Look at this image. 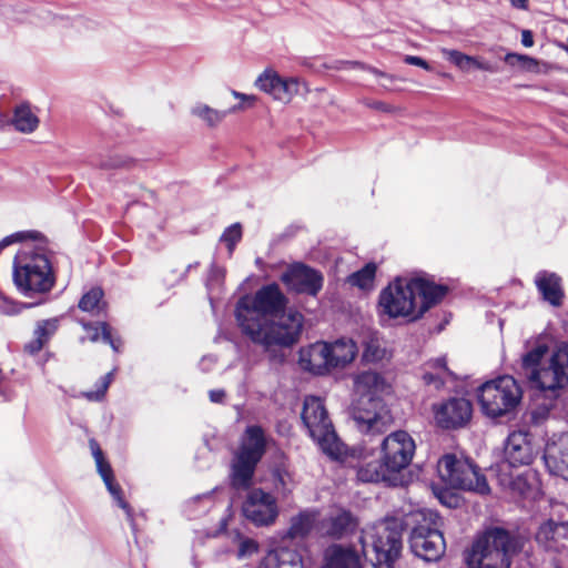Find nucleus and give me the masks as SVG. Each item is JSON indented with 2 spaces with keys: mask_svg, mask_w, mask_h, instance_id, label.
<instances>
[{
  "mask_svg": "<svg viewBox=\"0 0 568 568\" xmlns=\"http://www.w3.org/2000/svg\"><path fill=\"white\" fill-rule=\"evenodd\" d=\"M287 303L277 284L264 285L253 296L242 297L235 308L241 333L264 352L291 347L301 335L303 315L287 310Z\"/></svg>",
  "mask_w": 568,
  "mask_h": 568,
  "instance_id": "1",
  "label": "nucleus"
},
{
  "mask_svg": "<svg viewBox=\"0 0 568 568\" xmlns=\"http://www.w3.org/2000/svg\"><path fill=\"white\" fill-rule=\"evenodd\" d=\"M447 288L422 277H398L383 288L378 296V315L387 320H419L439 303Z\"/></svg>",
  "mask_w": 568,
  "mask_h": 568,
  "instance_id": "2",
  "label": "nucleus"
},
{
  "mask_svg": "<svg viewBox=\"0 0 568 568\" xmlns=\"http://www.w3.org/2000/svg\"><path fill=\"white\" fill-rule=\"evenodd\" d=\"M55 277L43 248L34 242L24 243L13 261V283L27 297L50 292Z\"/></svg>",
  "mask_w": 568,
  "mask_h": 568,
  "instance_id": "3",
  "label": "nucleus"
},
{
  "mask_svg": "<svg viewBox=\"0 0 568 568\" xmlns=\"http://www.w3.org/2000/svg\"><path fill=\"white\" fill-rule=\"evenodd\" d=\"M525 538L500 527L487 529L473 545L467 556L469 568H510L513 558L524 546Z\"/></svg>",
  "mask_w": 568,
  "mask_h": 568,
  "instance_id": "4",
  "label": "nucleus"
},
{
  "mask_svg": "<svg viewBox=\"0 0 568 568\" xmlns=\"http://www.w3.org/2000/svg\"><path fill=\"white\" fill-rule=\"evenodd\" d=\"M546 344H538L523 355L521 366L529 381L541 390L556 394L568 385V343L560 344L549 359Z\"/></svg>",
  "mask_w": 568,
  "mask_h": 568,
  "instance_id": "5",
  "label": "nucleus"
},
{
  "mask_svg": "<svg viewBox=\"0 0 568 568\" xmlns=\"http://www.w3.org/2000/svg\"><path fill=\"white\" fill-rule=\"evenodd\" d=\"M363 550L372 558L375 568H394L402 551V525L397 519H386L363 529L361 536Z\"/></svg>",
  "mask_w": 568,
  "mask_h": 568,
  "instance_id": "6",
  "label": "nucleus"
},
{
  "mask_svg": "<svg viewBox=\"0 0 568 568\" xmlns=\"http://www.w3.org/2000/svg\"><path fill=\"white\" fill-rule=\"evenodd\" d=\"M439 517L429 509L416 510L405 525L415 524L409 535V546L415 556L425 561H436L445 552V540L439 530Z\"/></svg>",
  "mask_w": 568,
  "mask_h": 568,
  "instance_id": "7",
  "label": "nucleus"
},
{
  "mask_svg": "<svg viewBox=\"0 0 568 568\" xmlns=\"http://www.w3.org/2000/svg\"><path fill=\"white\" fill-rule=\"evenodd\" d=\"M301 416L310 436L326 455L335 459L344 455L345 446L337 437L322 398L306 396Z\"/></svg>",
  "mask_w": 568,
  "mask_h": 568,
  "instance_id": "8",
  "label": "nucleus"
},
{
  "mask_svg": "<svg viewBox=\"0 0 568 568\" xmlns=\"http://www.w3.org/2000/svg\"><path fill=\"white\" fill-rule=\"evenodd\" d=\"M268 437L262 427L248 426L242 437L231 467V484L234 488H246L251 485L256 465L262 459Z\"/></svg>",
  "mask_w": 568,
  "mask_h": 568,
  "instance_id": "9",
  "label": "nucleus"
},
{
  "mask_svg": "<svg viewBox=\"0 0 568 568\" xmlns=\"http://www.w3.org/2000/svg\"><path fill=\"white\" fill-rule=\"evenodd\" d=\"M521 389L509 375L488 381L478 389V400L484 414L499 417L511 412L520 402Z\"/></svg>",
  "mask_w": 568,
  "mask_h": 568,
  "instance_id": "10",
  "label": "nucleus"
},
{
  "mask_svg": "<svg viewBox=\"0 0 568 568\" xmlns=\"http://www.w3.org/2000/svg\"><path fill=\"white\" fill-rule=\"evenodd\" d=\"M438 474L442 479L454 488L469 490L479 495L490 493L486 477L479 468L467 459H458L455 455H445L438 462Z\"/></svg>",
  "mask_w": 568,
  "mask_h": 568,
  "instance_id": "11",
  "label": "nucleus"
},
{
  "mask_svg": "<svg viewBox=\"0 0 568 568\" xmlns=\"http://www.w3.org/2000/svg\"><path fill=\"white\" fill-rule=\"evenodd\" d=\"M353 420L362 433H382L393 422L389 409L383 399L359 397L354 400L351 409Z\"/></svg>",
  "mask_w": 568,
  "mask_h": 568,
  "instance_id": "12",
  "label": "nucleus"
},
{
  "mask_svg": "<svg viewBox=\"0 0 568 568\" xmlns=\"http://www.w3.org/2000/svg\"><path fill=\"white\" fill-rule=\"evenodd\" d=\"M416 445L413 437L405 430H396L387 435L381 444V456L387 470L395 477L409 466L415 455Z\"/></svg>",
  "mask_w": 568,
  "mask_h": 568,
  "instance_id": "13",
  "label": "nucleus"
},
{
  "mask_svg": "<svg viewBox=\"0 0 568 568\" xmlns=\"http://www.w3.org/2000/svg\"><path fill=\"white\" fill-rule=\"evenodd\" d=\"M242 513L254 526L267 527L276 521L280 510L274 495L262 488H252L243 500Z\"/></svg>",
  "mask_w": 568,
  "mask_h": 568,
  "instance_id": "14",
  "label": "nucleus"
},
{
  "mask_svg": "<svg viewBox=\"0 0 568 568\" xmlns=\"http://www.w3.org/2000/svg\"><path fill=\"white\" fill-rule=\"evenodd\" d=\"M256 87L274 100L288 103L304 87L303 82L291 73H261Z\"/></svg>",
  "mask_w": 568,
  "mask_h": 568,
  "instance_id": "15",
  "label": "nucleus"
},
{
  "mask_svg": "<svg viewBox=\"0 0 568 568\" xmlns=\"http://www.w3.org/2000/svg\"><path fill=\"white\" fill-rule=\"evenodd\" d=\"M232 95L240 99V103L226 109L217 110L209 104L197 102L191 108V114L200 120L207 128L219 126L229 114L237 113L252 108L256 102V97L252 94H244L235 90L231 91Z\"/></svg>",
  "mask_w": 568,
  "mask_h": 568,
  "instance_id": "16",
  "label": "nucleus"
},
{
  "mask_svg": "<svg viewBox=\"0 0 568 568\" xmlns=\"http://www.w3.org/2000/svg\"><path fill=\"white\" fill-rule=\"evenodd\" d=\"M471 403L464 397H453L434 405L435 420L442 428L450 429L465 426L471 418Z\"/></svg>",
  "mask_w": 568,
  "mask_h": 568,
  "instance_id": "17",
  "label": "nucleus"
},
{
  "mask_svg": "<svg viewBox=\"0 0 568 568\" xmlns=\"http://www.w3.org/2000/svg\"><path fill=\"white\" fill-rule=\"evenodd\" d=\"M560 520L550 518L536 532V541L546 550L559 551L566 547L568 541V507L558 506V513H561Z\"/></svg>",
  "mask_w": 568,
  "mask_h": 568,
  "instance_id": "18",
  "label": "nucleus"
},
{
  "mask_svg": "<svg viewBox=\"0 0 568 568\" xmlns=\"http://www.w3.org/2000/svg\"><path fill=\"white\" fill-rule=\"evenodd\" d=\"M281 280L288 290L313 296H315L323 286L322 274L303 264L290 266L281 275Z\"/></svg>",
  "mask_w": 568,
  "mask_h": 568,
  "instance_id": "19",
  "label": "nucleus"
},
{
  "mask_svg": "<svg viewBox=\"0 0 568 568\" xmlns=\"http://www.w3.org/2000/svg\"><path fill=\"white\" fill-rule=\"evenodd\" d=\"M544 460L550 474L568 480V433L554 434L547 440Z\"/></svg>",
  "mask_w": 568,
  "mask_h": 568,
  "instance_id": "20",
  "label": "nucleus"
},
{
  "mask_svg": "<svg viewBox=\"0 0 568 568\" xmlns=\"http://www.w3.org/2000/svg\"><path fill=\"white\" fill-rule=\"evenodd\" d=\"M90 447L95 460L97 469L102 477L109 493L112 495L118 506L121 507L129 519H132V510L129 504L123 499L121 487L114 481L113 471L110 464L104 459L103 453L95 440H90Z\"/></svg>",
  "mask_w": 568,
  "mask_h": 568,
  "instance_id": "21",
  "label": "nucleus"
},
{
  "mask_svg": "<svg viewBox=\"0 0 568 568\" xmlns=\"http://www.w3.org/2000/svg\"><path fill=\"white\" fill-rule=\"evenodd\" d=\"M356 518L351 511L337 509L323 518L318 524V530L323 536L339 539L355 530Z\"/></svg>",
  "mask_w": 568,
  "mask_h": 568,
  "instance_id": "22",
  "label": "nucleus"
},
{
  "mask_svg": "<svg viewBox=\"0 0 568 568\" xmlns=\"http://www.w3.org/2000/svg\"><path fill=\"white\" fill-rule=\"evenodd\" d=\"M300 365L313 374L323 375L331 371L328 343L316 342L300 351Z\"/></svg>",
  "mask_w": 568,
  "mask_h": 568,
  "instance_id": "23",
  "label": "nucleus"
},
{
  "mask_svg": "<svg viewBox=\"0 0 568 568\" xmlns=\"http://www.w3.org/2000/svg\"><path fill=\"white\" fill-rule=\"evenodd\" d=\"M505 458L513 467L529 465L534 459V450L527 434L517 432L508 436L505 446Z\"/></svg>",
  "mask_w": 568,
  "mask_h": 568,
  "instance_id": "24",
  "label": "nucleus"
},
{
  "mask_svg": "<svg viewBox=\"0 0 568 568\" xmlns=\"http://www.w3.org/2000/svg\"><path fill=\"white\" fill-rule=\"evenodd\" d=\"M535 284L542 295V298L552 306H560L564 291L561 278L554 272L540 271L535 276Z\"/></svg>",
  "mask_w": 568,
  "mask_h": 568,
  "instance_id": "25",
  "label": "nucleus"
},
{
  "mask_svg": "<svg viewBox=\"0 0 568 568\" xmlns=\"http://www.w3.org/2000/svg\"><path fill=\"white\" fill-rule=\"evenodd\" d=\"M257 568H304V562L297 550L280 547L267 552Z\"/></svg>",
  "mask_w": 568,
  "mask_h": 568,
  "instance_id": "26",
  "label": "nucleus"
},
{
  "mask_svg": "<svg viewBox=\"0 0 568 568\" xmlns=\"http://www.w3.org/2000/svg\"><path fill=\"white\" fill-rule=\"evenodd\" d=\"M355 393L359 397H373L383 399L382 394L388 388L384 377L376 372H364L355 378Z\"/></svg>",
  "mask_w": 568,
  "mask_h": 568,
  "instance_id": "27",
  "label": "nucleus"
},
{
  "mask_svg": "<svg viewBox=\"0 0 568 568\" xmlns=\"http://www.w3.org/2000/svg\"><path fill=\"white\" fill-rule=\"evenodd\" d=\"M323 568H362L355 550L341 545H332L324 552Z\"/></svg>",
  "mask_w": 568,
  "mask_h": 568,
  "instance_id": "28",
  "label": "nucleus"
},
{
  "mask_svg": "<svg viewBox=\"0 0 568 568\" xmlns=\"http://www.w3.org/2000/svg\"><path fill=\"white\" fill-rule=\"evenodd\" d=\"M357 478L363 483H386L396 486L398 478L387 470L385 463L381 460H371L359 465Z\"/></svg>",
  "mask_w": 568,
  "mask_h": 568,
  "instance_id": "29",
  "label": "nucleus"
},
{
  "mask_svg": "<svg viewBox=\"0 0 568 568\" xmlns=\"http://www.w3.org/2000/svg\"><path fill=\"white\" fill-rule=\"evenodd\" d=\"M358 353L357 345L353 339L339 338L328 343V359L331 369L345 367L352 363Z\"/></svg>",
  "mask_w": 568,
  "mask_h": 568,
  "instance_id": "30",
  "label": "nucleus"
},
{
  "mask_svg": "<svg viewBox=\"0 0 568 568\" xmlns=\"http://www.w3.org/2000/svg\"><path fill=\"white\" fill-rule=\"evenodd\" d=\"M453 377L454 374L448 369L444 357L429 361L425 365L423 381L434 389H440L447 379Z\"/></svg>",
  "mask_w": 568,
  "mask_h": 568,
  "instance_id": "31",
  "label": "nucleus"
},
{
  "mask_svg": "<svg viewBox=\"0 0 568 568\" xmlns=\"http://www.w3.org/2000/svg\"><path fill=\"white\" fill-rule=\"evenodd\" d=\"M440 52L444 59L449 61L453 64V67L460 70H488L491 68V65L480 57L467 55L462 53L460 51L450 49H442Z\"/></svg>",
  "mask_w": 568,
  "mask_h": 568,
  "instance_id": "32",
  "label": "nucleus"
},
{
  "mask_svg": "<svg viewBox=\"0 0 568 568\" xmlns=\"http://www.w3.org/2000/svg\"><path fill=\"white\" fill-rule=\"evenodd\" d=\"M317 511L306 509L292 517L287 536L290 538H304L314 527L317 519Z\"/></svg>",
  "mask_w": 568,
  "mask_h": 568,
  "instance_id": "33",
  "label": "nucleus"
},
{
  "mask_svg": "<svg viewBox=\"0 0 568 568\" xmlns=\"http://www.w3.org/2000/svg\"><path fill=\"white\" fill-rule=\"evenodd\" d=\"M12 124L22 133H31L38 128L39 118L28 102H22L14 109Z\"/></svg>",
  "mask_w": 568,
  "mask_h": 568,
  "instance_id": "34",
  "label": "nucleus"
},
{
  "mask_svg": "<svg viewBox=\"0 0 568 568\" xmlns=\"http://www.w3.org/2000/svg\"><path fill=\"white\" fill-rule=\"evenodd\" d=\"M390 357L389 352L385 346V342L375 336L371 335L364 342V351L362 358L365 363H379Z\"/></svg>",
  "mask_w": 568,
  "mask_h": 568,
  "instance_id": "35",
  "label": "nucleus"
},
{
  "mask_svg": "<svg viewBox=\"0 0 568 568\" xmlns=\"http://www.w3.org/2000/svg\"><path fill=\"white\" fill-rule=\"evenodd\" d=\"M83 328L89 333V339L92 342H97L100 339V331H101V338L103 342L108 343L114 352H119L121 346L120 338H114L112 336L111 327L102 322L99 323V326H93L89 323H82Z\"/></svg>",
  "mask_w": 568,
  "mask_h": 568,
  "instance_id": "36",
  "label": "nucleus"
},
{
  "mask_svg": "<svg viewBox=\"0 0 568 568\" xmlns=\"http://www.w3.org/2000/svg\"><path fill=\"white\" fill-rule=\"evenodd\" d=\"M105 307L103 291L99 287L91 288L79 302V308L92 315H100Z\"/></svg>",
  "mask_w": 568,
  "mask_h": 568,
  "instance_id": "37",
  "label": "nucleus"
},
{
  "mask_svg": "<svg viewBox=\"0 0 568 568\" xmlns=\"http://www.w3.org/2000/svg\"><path fill=\"white\" fill-rule=\"evenodd\" d=\"M375 274L376 265L368 263L359 271L351 274L347 281L353 286H357L362 290H371L374 286Z\"/></svg>",
  "mask_w": 568,
  "mask_h": 568,
  "instance_id": "38",
  "label": "nucleus"
},
{
  "mask_svg": "<svg viewBox=\"0 0 568 568\" xmlns=\"http://www.w3.org/2000/svg\"><path fill=\"white\" fill-rule=\"evenodd\" d=\"M301 68L313 69L318 71L322 68L326 69H336V70H352L362 68V64L357 61H338L335 65H328L320 58L314 59H303L298 64Z\"/></svg>",
  "mask_w": 568,
  "mask_h": 568,
  "instance_id": "39",
  "label": "nucleus"
},
{
  "mask_svg": "<svg viewBox=\"0 0 568 568\" xmlns=\"http://www.w3.org/2000/svg\"><path fill=\"white\" fill-rule=\"evenodd\" d=\"M113 379V372H109L104 376H102L97 383L95 390H89L81 393V396L90 402H100L104 398L105 393Z\"/></svg>",
  "mask_w": 568,
  "mask_h": 568,
  "instance_id": "40",
  "label": "nucleus"
},
{
  "mask_svg": "<svg viewBox=\"0 0 568 568\" xmlns=\"http://www.w3.org/2000/svg\"><path fill=\"white\" fill-rule=\"evenodd\" d=\"M58 329V320L49 318L38 322L34 329V336L41 339L44 344L53 336Z\"/></svg>",
  "mask_w": 568,
  "mask_h": 568,
  "instance_id": "41",
  "label": "nucleus"
},
{
  "mask_svg": "<svg viewBox=\"0 0 568 568\" xmlns=\"http://www.w3.org/2000/svg\"><path fill=\"white\" fill-rule=\"evenodd\" d=\"M242 239V226L240 223H234L226 227L221 235V242L225 243L229 253L232 254L236 243Z\"/></svg>",
  "mask_w": 568,
  "mask_h": 568,
  "instance_id": "42",
  "label": "nucleus"
},
{
  "mask_svg": "<svg viewBox=\"0 0 568 568\" xmlns=\"http://www.w3.org/2000/svg\"><path fill=\"white\" fill-rule=\"evenodd\" d=\"M36 304H20L10 297L0 293V313L4 315H16L21 312L23 308H29L34 306Z\"/></svg>",
  "mask_w": 568,
  "mask_h": 568,
  "instance_id": "43",
  "label": "nucleus"
},
{
  "mask_svg": "<svg viewBox=\"0 0 568 568\" xmlns=\"http://www.w3.org/2000/svg\"><path fill=\"white\" fill-rule=\"evenodd\" d=\"M505 60L511 68H520L526 71H531L536 68V62L528 55L509 53L505 57Z\"/></svg>",
  "mask_w": 568,
  "mask_h": 568,
  "instance_id": "44",
  "label": "nucleus"
},
{
  "mask_svg": "<svg viewBox=\"0 0 568 568\" xmlns=\"http://www.w3.org/2000/svg\"><path fill=\"white\" fill-rule=\"evenodd\" d=\"M377 83L388 91L407 90V85L395 83V73H375Z\"/></svg>",
  "mask_w": 568,
  "mask_h": 568,
  "instance_id": "45",
  "label": "nucleus"
},
{
  "mask_svg": "<svg viewBox=\"0 0 568 568\" xmlns=\"http://www.w3.org/2000/svg\"><path fill=\"white\" fill-rule=\"evenodd\" d=\"M130 163V160L128 158H124L119 154L110 155L105 159H101L99 162V166L101 169H118V168H124L128 166Z\"/></svg>",
  "mask_w": 568,
  "mask_h": 568,
  "instance_id": "46",
  "label": "nucleus"
},
{
  "mask_svg": "<svg viewBox=\"0 0 568 568\" xmlns=\"http://www.w3.org/2000/svg\"><path fill=\"white\" fill-rule=\"evenodd\" d=\"M223 278L224 270L220 266L212 265L206 280L207 291L211 293L215 287H219L222 284Z\"/></svg>",
  "mask_w": 568,
  "mask_h": 568,
  "instance_id": "47",
  "label": "nucleus"
},
{
  "mask_svg": "<svg viewBox=\"0 0 568 568\" xmlns=\"http://www.w3.org/2000/svg\"><path fill=\"white\" fill-rule=\"evenodd\" d=\"M258 545L251 538H242L239 546L237 557L244 558L257 551Z\"/></svg>",
  "mask_w": 568,
  "mask_h": 568,
  "instance_id": "48",
  "label": "nucleus"
},
{
  "mask_svg": "<svg viewBox=\"0 0 568 568\" xmlns=\"http://www.w3.org/2000/svg\"><path fill=\"white\" fill-rule=\"evenodd\" d=\"M275 477V485L280 489H282L283 493L290 491L291 488L288 486L290 481V475L277 469L274 474Z\"/></svg>",
  "mask_w": 568,
  "mask_h": 568,
  "instance_id": "49",
  "label": "nucleus"
},
{
  "mask_svg": "<svg viewBox=\"0 0 568 568\" xmlns=\"http://www.w3.org/2000/svg\"><path fill=\"white\" fill-rule=\"evenodd\" d=\"M44 345L45 344L41 339H39L38 337L34 336V338L26 345V351L29 354L33 355V354H37L38 352H40Z\"/></svg>",
  "mask_w": 568,
  "mask_h": 568,
  "instance_id": "50",
  "label": "nucleus"
},
{
  "mask_svg": "<svg viewBox=\"0 0 568 568\" xmlns=\"http://www.w3.org/2000/svg\"><path fill=\"white\" fill-rule=\"evenodd\" d=\"M404 61L409 64V65H414V67H418V68H422V69H428V64L425 60L418 58V57H414V55H406L404 58Z\"/></svg>",
  "mask_w": 568,
  "mask_h": 568,
  "instance_id": "51",
  "label": "nucleus"
},
{
  "mask_svg": "<svg viewBox=\"0 0 568 568\" xmlns=\"http://www.w3.org/2000/svg\"><path fill=\"white\" fill-rule=\"evenodd\" d=\"M209 396L212 403H222L225 397V392L223 389H213L210 390Z\"/></svg>",
  "mask_w": 568,
  "mask_h": 568,
  "instance_id": "52",
  "label": "nucleus"
},
{
  "mask_svg": "<svg viewBox=\"0 0 568 568\" xmlns=\"http://www.w3.org/2000/svg\"><path fill=\"white\" fill-rule=\"evenodd\" d=\"M521 43L523 45L529 48L534 44V37L529 30L521 31Z\"/></svg>",
  "mask_w": 568,
  "mask_h": 568,
  "instance_id": "53",
  "label": "nucleus"
},
{
  "mask_svg": "<svg viewBox=\"0 0 568 568\" xmlns=\"http://www.w3.org/2000/svg\"><path fill=\"white\" fill-rule=\"evenodd\" d=\"M395 83H400L403 85H407L406 79H404L399 73H395Z\"/></svg>",
  "mask_w": 568,
  "mask_h": 568,
  "instance_id": "54",
  "label": "nucleus"
},
{
  "mask_svg": "<svg viewBox=\"0 0 568 568\" xmlns=\"http://www.w3.org/2000/svg\"><path fill=\"white\" fill-rule=\"evenodd\" d=\"M83 22V19L82 18H74L71 20V27H77L79 24H81Z\"/></svg>",
  "mask_w": 568,
  "mask_h": 568,
  "instance_id": "55",
  "label": "nucleus"
},
{
  "mask_svg": "<svg viewBox=\"0 0 568 568\" xmlns=\"http://www.w3.org/2000/svg\"><path fill=\"white\" fill-rule=\"evenodd\" d=\"M453 499H454V503H447L448 507L456 506V504H457V499H456V498H453ZM442 501H443L444 504H446V501H444L443 499H442Z\"/></svg>",
  "mask_w": 568,
  "mask_h": 568,
  "instance_id": "56",
  "label": "nucleus"
}]
</instances>
